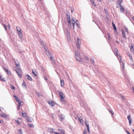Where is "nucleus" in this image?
<instances>
[{"instance_id": "1a4fd4ad", "label": "nucleus", "mask_w": 134, "mask_h": 134, "mask_svg": "<svg viewBox=\"0 0 134 134\" xmlns=\"http://www.w3.org/2000/svg\"><path fill=\"white\" fill-rule=\"evenodd\" d=\"M42 41H42L41 43V45L43 46V47L44 48L45 51H47L48 49L47 48L46 46V45L44 44L43 43V42H42Z\"/></svg>"}, {"instance_id": "09e8293b", "label": "nucleus", "mask_w": 134, "mask_h": 134, "mask_svg": "<svg viewBox=\"0 0 134 134\" xmlns=\"http://www.w3.org/2000/svg\"><path fill=\"white\" fill-rule=\"evenodd\" d=\"M7 26L9 28V29H10V24H8L7 25Z\"/></svg>"}, {"instance_id": "4c0bfd02", "label": "nucleus", "mask_w": 134, "mask_h": 134, "mask_svg": "<svg viewBox=\"0 0 134 134\" xmlns=\"http://www.w3.org/2000/svg\"><path fill=\"white\" fill-rule=\"evenodd\" d=\"M15 121L16 122L18 123L19 124H20V122H19V120H15Z\"/></svg>"}, {"instance_id": "680f3d73", "label": "nucleus", "mask_w": 134, "mask_h": 134, "mask_svg": "<svg viewBox=\"0 0 134 134\" xmlns=\"http://www.w3.org/2000/svg\"><path fill=\"white\" fill-rule=\"evenodd\" d=\"M132 88L133 90V92L134 93V88L133 87H132Z\"/></svg>"}, {"instance_id": "473e14b6", "label": "nucleus", "mask_w": 134, "mask_h": 134, "mask_svg": "<svg viewBox=\"0 0 134 134\" xmlns=\"http://www.w3.org/2000/svg\"><path fill=\"white\" fill-rule=\"evenodd\" d=\"M91 60L92 63L93 64H94V62L93 58H91Z\"/></svg>"}, {"instance_id": "13d9d810", "label": "nucleus", "mask_w": 134, "mask_h": 134, "mask_svg": "<svg viewBox=\"0 0 134 134\" xmlns=\"http://www.w3.org/2000/svg\"><path fill=\"white\" fill-rule=\"evenodd\" d=\"M3 120H0V123H3Z\"/></svg>"}, {"instance_id": "423d86ee", "label": "nucleus", "mask_w": 134, "mask_h": 134, "mask_svg": "<svg viewBox=\"0 0 134 134\" xmlns=\"http://www.w3.org/2000/svg\"><path fill=\"white\" fill-rule=\"evenodd\" d=\"M57 92L59 94L60 98H65V96L63 93L60 91H57Z\"/></svg>"}, {"instance_id": "37998d69", "label": "nucleus", "mask_w": 134, "mask_h": 134, "mask_svg": "<svg viewBox=\"0 0 134 134\" xmlns=\"http://www.w3.org/2000/svg\"><path fill=\"white\" fill-rule=\"evenodd\" d=\"M71 20L72 21H74V22H75V18L74 17L72 18Z\"/></svg>"}, {"instance_id": "a18cd8bd", "label": "nucleus", "mask_w": 134, "mask_h": 134, "mask_svg": "<svg viewBox=\"0 0 134 134\" xmlns=\"http://www.w3.org/2000/svg\"><path fill=\"white\" fill-rule=\"evenodd\" d=\"M119 57H120V62H122L121 57L120 55H119Z\"/></svg>"}, {"instance_id": "cd10ccee", "label": "nucleus", "mask_w": 134, "mask_h": 134, "mask_svg": "<svg viewBox=\"0 0 134 134\" xmlns=\"http://www.w3.org/2000/svg\"><path fill=\"white\" fill-rule=\"evenodd\" d=\"M112 24H113V28H114V30H116V31L117 29L115 26V24L113 22V23H112Z\"/></svg>"}, {"instance_id": "6e6552de", "label": "nucleus", "mask_w": 134, "mask_h": 134, "mask_svg": "<svg viewBox=\"0 0 134 134\" xmlns=\"http://www.w3.org/2000/svg\"><path fill=\"white\" fill-rule=\"evenodd\" d=\"M21 71V69L20 68H18V70H16V72L20 77H21V74H20V72Z\"/></svg>"}, {"instance_id": "393cba45", "label": "nucleus", "mask_w": 134, "mask_h": 134, "mask_svg": "<svg viewBox=\"0 0 134 134\" xmlns=\"http://www.w3.org/2000/svg\"><path fill=\"white\" fill-rule=\"evenodd\" d=\"M32 73L35 76H36L37 75V73L36 71L32 70Z\"/></svg>"}, {"instance_id": "bb28decb", "label": "nucleus", "mask_w": 134, "mask_h": 134, "mask_svg": "<svg viewBox=\"0 0 134 134\" xmlns=\"http://www.w3.org/2000/svg\"><path fill=\"white\" fill-rule=\"evenodd\" d=\"M26 76H27V78L29 80H30V81L32 80V79L31 77L30 76H29L28 75H26Z\"/></svg>"}, {"instance_id": "2f4dec72", "label": "nucleus", "mask_w": 134, "mask_h": 134, "mask_svg": "<svg viewBox=\"0 0 134 134\" xmlns=\"http://www.w3.org/2000/svg\"><path fill=\"white\" fill-rule=\"evenodd\" d=\"M3 26L4 28L5 29V30L7 31V26L5 25V24H4L3 25Z\"/></svg>"}, {"instance_id": "49530a36", "label": "nucleus", "mask_w": 134, "mask_h": 134, "mask_svg": "<svg viewBox=\"0 0 134 134\" xmlns=\"http://www.w3.org/2000/svg\"><path fill=\"white\" fill-rule=\"evenodd\" d=\"M67 34L68 36L69 35V34L68 29H67Z\"/></svg>"}, {"instance_id": "5fc2aeb1", "label": "nucleus", "mask_w": 134, "mask_h": 134, "mask_svg": "<svg viewBox=\"0 0 134 134\" xmlns=\"http://www.w3.org/2000/svg\"><path fill=\"white\" fill-rule=\"evenodd\" d=\"M7 73L10 75H11V72L10 71H9V72H7Z\"/></svg>"}, {"instance_id": "3c124183", "label": "nucleus", "mask_w": 134, "mask_h": 134, "mask_svg": "<svg viewBox=\"0 0 134 134\" xmlns=\"http://www.w3.org/2000/svg\"><path fill=\"white\" fill-rule=\"evenodd\" d=\"M53 129H50V131L54 133V132H53Z\"/></svg>"}, {"instance_id": "6ab92c4d", "label": "nucleus", "mask_w": 134, "mask_h": 134, "mask_svg": "<svg viewBox=\"0 0 134 134\" xmlns=\"http://www.w3.org/2000/svg\"><path fill=\"white\" fill-rule=\"evenodd\" d=\"M121 32L123 37L124 38H126V36L125 34V32L124 30H122Z\"/></svg>"}, {"instance_id": "7ed1b4c3", "label": "nucleus", "mask_w": 134, "mask_h": 134, "mask_svg": "<svg viewBox=\"0 0 134 134\" xmlns=\"http://www.w3.org/2000/svg\"><path fill=\"white\" fill-rule=\"evenodd\" d=\"M26 119L27 120V121L29 122H32L34 121V120L32 118L29 117L26 114Z\"/></svg>"}, {"instance_id": "0eeeda50", "label": "nucleus", "mask_w": 134, "mask_h": 134, "mask_svg": "<svg viewBox=\"0 0 134 134\" xmlns=\"http://www.w3.org/2000/svg\"><path fill=\"white\" fill-rule=\"evenodd\" d=\"M66 17L67 19L68 22V25H70L71 24V21L70 19V17L69 15L68 14H66Z\"/></svg>"}, {"instance_id": "9d476101", "label": "nucleus", "mask_w": 134, "mask_h": 134, "mask_svg": "<svg viewBox=\"0 0 134 134\" xmlns=\"http://www.w3.org/2000/svg\"><path fill=\"white\" fill-rule=\"evenodd\" d=\"M127 118L129 120V123L130 124V125H131V124L132 122V119L130 118V115H128L127 116Z\"/></svg>"}, {"instance_id": "dca6fc26", "label": "nucleus", "mask_w": 134, "mask_h": 134, "mask_svg": "<svg viewBox=\"0 0 134 134\" xmlns=\"http://www.w3.org/2000/svg\"><path fill=\"white\" fill-rule=\"evenodd\" d=\"M120 7H121L120 10V12L121 13H123L124 11V8L122 6Z\"/></svg>"}, {"instance_id": "f257e3e1", "label": "nucleus", "mask_w": 134, "mask_h": 134, "mask_svg": "<svg viewBox=\"0 0 134 134\" xmlns=\"http://www.w3.org/2000/svg\"><path fill=\"white\" fill-rule=\"evenodd\" d=\"M75 54L76 56V58L77 60L79 62H83V60L82 58L80 57V55H78V52L77 51H75Z\"/></svg>"}, {"instance_id": "5701e85b", "label": "nucleus", "mask_w": 134, "mask_h": 134, "mask_svg": "<svg viewBox=\"0 0 134 134\" xmlns=\"http://www.w3.org/2000/svg\"><path fill=\"white\" fill-rule=\"evenodd\" d=\"M60 98V100L62 102V103H64L65 102V101L64 99V98Z\"/></svg>"}, {"instance_id": "774afa93", "label": "nucleus", "mask_w": 134, "mask_h": 134, "mask_svg": "<svg viewBox=\"0 0 134 134\" xmlns=\"http://www.w3.org/2000/svg\"><path fill=\"white\" fill-rule=\"evenodd\" d=\"M132 130L133 132H134V129H133Z\"/></svg>"}, {"instance_id": "9b49d317", "label": "nucleus", "mask_w": 134, "mask_h": 134, "mask_svg": "<svg viewBox=\"0 0 134 134\" xmlns=\"http://www.w3.org/2000/svg\"><path fill=\"white\" fill-rule=\"evenodd\" d=\"M48 103L49 105H51L52 107L54 106L55 105L54 103L52 101H50L48 102Z\"/></svg>"}, {"instance_id": "79ce46f5", "label": "nucleus", "mask_w": 134, "mask_h": 134, "mask_svg": "<svg viewBox=\"0 0 134 134\" xmlns=\"http://www.w3.org/2000/svg\"><path fill=\"white\" fill-rule=\"evenodd\" d=\"M22 85L23 86H25V83L24 81H23V82L22 84Z\"/></svg>"}, {"instance_id": "2eb2a0df", "label": "nucleus", "mask_w": 134, "mask_h": 134, "mask_svg": "<svg viewBox=\"0 0 134 134\" xmlns=\"http://www.w3.org/2000/svg\"><path fill=\"white\" fill-rule=\"evenodd\" d=\"M15 61V65L18 68V67L19 66V63L18 62V60Z\"/></svg>"}, {"instance_id": "603ef678", "label": "nucleus", "mask_w": 134, "mask_h": 134, "mask_svg": "<svg viewBox=\"0 0 134 134\" xmlns=\"http://www.w3.org/2000/svg\"><path fill=\"white\" fill-rule=\"evenodd\" d=\"M129 57H130V58L132 60V55L131 54H130L129 55Z\"/></svg>"}, {"instance_id": "338daca9", "label": "nucleus", "mask_w": 134, "mask_h": 134, "mask_svg": "<svg viewBox=\"0 0 134 134\" xmlns=\"http://www.w3.org/2000/svg\"><path fill=\"white\" fill-rule=\"evenodd\" d=\"M76 25L77 26H78V24L77 23L76 24Z\"/></svg>"}, {"instance_id": "72a5a7b5", "label": "nucleus", "mask_w": 134, "mask_h": 134, "mask_svg": "<svg viewBox=\"0 0 134 134\" xmlns=\"http://www.w3.org/2000/svg\"><path fill=\"white\" fill-rule=\"evenodd\" d=\"M10 87L11 88L13 89L14 90H15V87L13 85H11Z\"/></svg>"}, {"instance_id": "c9c22d12", "label": "nucleus", "mask_w": 134, "mask_h": 134, "mask_svg": "<svg viewBox=\"0 0 134 134\" xmlns=\"http://www.w3.org/2000/svg\"><path fill=\"white\" fill-rule=\"evenodd\" d=\"M87 133V131L86 130H84L83 132V134H86Z\"/></svg>"}, {"instance_id": "58836bf2", "label": "nucleus", "mask_w": 134, "mask_h": 134, "mask_svg": "<svg viewBox=\"0 0 134 134\" xmlns=\"http://www.w3.org/2000/svg\"><path fill=\"white\" fill-rule=\"evenodd\" d=\"M125 31L126 32H127V33H128V29L126 27H125Z\"/></svg>"}, {"instance_id": "6e6d98bb", "label": "nucleus", "mask_w": 134, "mask_h": 134, "mask_svg": "<svg viewBox=\"0 0 134 134\" xmlns=\"http://www.w3.org/2000/svg\"><path fill=\"white\" fill-rule=\"evenodd\" d=\"M108 37L109 39H110V35L109 34H108Z\"/></svg>"}, {"instance_id": "20e7f679", "label": "nucleus", "mask_w": 134, "mask_h": 134, "mask_svg": "<svg viewBox=\"0 0 134 134\" xmlns=\"http://www.w3.org/2000/svg\"><path fill=\"white\" fill-rule=\"evenodd\" d=\"M81 44V41L80 39L78 38H77V41L76 43V46L78 49H79L80 48V44Z\"/></svg>"}, {"instance_id": "864d4df0", "label": "nucleus", "mask_w": 134, "mask_h": 134, "mask_svg": "<svg viewBox=\"0 0 134 134\" xmlns=\"http://www.w3.org/2000/svg\"><path fill=\"white\" fill-rule=\"evenodd\" d=\"M0 79L2 81H5L4 80V78H1Z\"/></svg>"}, {"instance_id": "e2e57ef3", "label": "nucleus", "mask_w": 134, "mask_h": 134, "mask_svg": "<svg viewBox=\"0 0 134 134\" xmlns=\"http://www.w3.org/2000/svg\"><path fill=\"white\" fill-rule=\"evenodd\" d=\"M116 42L118 44L119 43V42L118 41H116Z\"/></svg>"}, {"instance_id": "ea45409f", "label": "nucleus", "mask_w": 134, "mask_h": 134, "mask_svg": "<svg viewBox=\"0 0 134 134\" xmlns=\"http://www.w3.org/2000/svg\"><path fill=\"white\" fill-rule=\"evenodd\" d=\"M22 115L23 117H25V113H22Z\"/></svg>"}, {"instance_id": "8fccbe9b", "label": "nucleus", "mask_w": 134, "mask_h": 134, "mask_svg": "<svg viewBox=\"0 0 134 134\" xmlns=\"http://www.w3.org/2000/svg\"><path fill=\"white\" fill-rule=\"evenodd\" d=\"M80 122V123L81 124H83V122L82 120L79 121Z\"/></svg>"}, {"instance_id": "7c9ffc66", "label": "nucleus", "mask_w": 134, "mask_h": 134, "mask_svg": "<svg viewBox=\"0 0 134 134\" xmlns=\"http://www.w3.org/2000/svg\"><path fill=\"white\" fill-rule=\"evenodd\" d=\"M3 69L4 70V71L7 73V72H9V71L8 70H7V69L5 68H3Z\"/></svg>"}, {"instance_id": "c03bdc74", "label": "nucleus", "mask_w": 134, "mask_h": 134, "mask_svg": "<svg viewBox=\"0 0 134 134\" xmlns=\"http://www.w3.org/2000/svg\"><path fill=\"white\" fill-rule=\"evenodd\" d=\"M125 67V64L124 63L122 62V68L123 69H124Z\"/></svg>"}, {"instance_id": "aec40b11", "label": "nucleus", "mask_w": 134, "mask_h": 134, "mask_svg": "<svg viewBox=\"0 0 134 134\" xmlns=\"http://www.w3.org/2000/svg\"><path fill=\"white\" fill-rule=\"evenodd\" d=\"M85 125L87 128V129H89V126L88 125V121H87L86 120L85 122Z\"/></svg>"}, {"instance_id": "c85d7f7f", "label": "nucleus", "mask_w": 134, "mask_h": 134, "mask_svg": "<svg viewBox=\"0 0 134 134\" xmlns=\"http://www.w3.org/2000/svg\"><path fill=\"white\" fill-rule=\"evenodd\" d=\"M90 2L92 3L95 6H96V4L94 3L93 0H90Z\"/></svg>"}, {"instance_id": "69168bd1", "label": "nucleus", "mask_w": 134, "mask_h": 134, "mask_svg": "<svg viewBox=\"0 0 134 134\" xmlns=\"http://www.w3.org/2000/svg\"><path fill=\"white\" fill-rule=\"evenodd\" d=\"M88 132L89 133H90V131L89 130V129H88Z\"/></svg>"}, {"instance_id": "39448f33", "label": "nucleus", "mask_w": 134, "mask_h": 134, "mask_svg": "<svg viewBox=\"0 0 134 134\" xmlns=\"http://www.w3.org/2000/svg\"><path fill=\"white\" fill-rule=\"evenodd\" d=\"M46 51V53L47 54V55H48V56L49 57V56H50V60H51L52 62H53V57L52 56H51V53H49L48 51V50L47 49V51Z\"/></svg>"}, {"instance_id": "f3484780", "label": "nucleus", "mask_w": 134, "mask_h": 134, "mask_svg": "<svg viewBox=\"0 0 134 134\" xmlns=\"http://www.w3.org/2000/svg\"><path fill=\"white\" fill-rule=\"evenodd\" d=\"M58 130L61 133H62L61 134H65L64 131L61 129H59Z\"/></svg>"}, {"instance_id": "f704fd0d", "label": "nucleus", "mask_w": 134, "mask_h": 134, "mask_svg": "<svg viewBox=\"0 0 134 134\" xmlns=\"http://www.w3.org/2000/svg\"><path fill=\"white\" fill-rule=\"evenodd\" d=\"M76 22H72V25L73 26V29H74V26H75V23Z\"/></svg>"}, {"instance_id": "bf43d9fd", "label": "nucleus", "mask_w": 134, "mask_h": 134, "mask_svg": "<svg viewBox=\"0 0 134 134\" xmlns=\"http://www.w3.org/2000/svg\"><path fill=\"white\" fill-rule=\"evenodd\" d=\"M20 106H19V105L17 107V109L18 110H19L20 109Z\"/></svg>"}, {"instance_id": "e433bc0d", "label": "nucleus", "mask_w": 134, "mask_h": 134, "mask_svg": "<svg viewBox=\"0 0 134 134\" xmlns=\"http://www.w3.org/2000/svg\"><path fill=\"white\" fill-rule=\"evenodd\" d=\"M19 102V106L23 105V104H21L22 102Z\"/></svg>"}, {"instance_id": "4be33fe9", "label": "nucleus", "mask_w": 134, "mask_h": 134, "mask_svg": "<svg viewBox=\"0 0 134 134\" xmlns=\"http://www.w3.org/2000/svg\"><path fill=\"white\" fill-rule=\"evenodd\" d=\"M27 125L30 127H34V125L32 124H28Z\"/></svg>"}, {"instance_id": "052dcab7", "label": "nucleus", "mask_w": 134, "mask_h": 134, "mask_svg": "<svg viewBox=\"0 0 134 134\" xmlns=\"http://www.w3.org/2000/svg\"><path fill=\"white\" fill-rule=\"evenodd\" d=\"M37 94L38 95V96H40V93H37Z\"/></svg>"}, {"instance_id": "a878e982", "label": "nucleus", "mask_w": 134, "mask_h": 134, "mask_svg": "<svg viewBox=\"0 0 134 134\" xmlns=\"http://www.w3.org/2000/svg\"><path fill=\"white\" fill-rule=\"evenodd\" d=\"M77 116L79 118V121L82 120V117L81 116H80V115L79 114L77 115Z\"/></svg>"}, {"instance_id": "c756f323", "label": "nucleus", "mask_w": 134, "mask_h": 134, "mask_svg": "<svg viewBox=\"0 0 134 134\" xmlns=\"http://www.w3.org/2000/svg\"><path fill=\"white\" fill-rule=\"evenodd\" d=\"M18 132L20 134H22L23 133L22 131V129H20L18 130Z\"/></svg>"}, {"instance_id": "f8f14e48", "label": "nucleus", "mask_w": 134, "mask_h": 134, "mask_svg": "<svg viewBox=\"0 0 134 134\" xmlns=\"http://www.w3.org/2000/svg\"><path fill=\"white\" fill-rule=\"evenodd\" d=\"M59 118L60 120L62 121L64 119L65 116L63 114H61L59 116Z\"/></svg>"}, {"instance_id": "f03ea898", "label": "nucleus", "mask_w": 134, "mask_h": 134, "mask_svg": "<svg viewBox=\"0 0 134 134\" xmlns=\"http://www.w3.org/2000/svg\"><path fill=\"white\" fill-rule=\"evenodd\" d=\"M17 31L18 33L19 37L20 38H22V36L21 35V29L20 27H19L17 26L16 27Z\"/></svg>"}, {"instance_id": "412c9836", "label": "nucleus", "mask_w": 134, "mask_h": 134, "mask_svg": "<svg viewBox=\"0 0 134 134\" xmlns=\"http://www.w3.org/2000/svg\"><path fill=\"white\" fill-rule=\"evenodd\" d=\"M60 83L61 86L63 87L64 85V82L63 80H60Z\"/></svg>"}, {"instance_id": "ddd939ff", "label": "nucleus", "mask_w": 134, "mask_h": 134, "mask_svg": "<svg viewBox=\"0 0 134 134\" xmlns=\"http://www.w3.org/2000/svg\"><path fill=\"white\" fill-rule=\"evenodd\" d=\"M122 2V0H119L116 3L118 4L120 6H122L121 5V3Z\"/></svg>"}, {"instance_id": "de8ad7c7", "label": "nucleus", "mask_w": 134, "mask_h": 134, "mask_svg": "<svg viewBox=\"0 0 134 134\" xmlns=\"http://www.w3.org/2000/svg\"><path fill=\"white\" fill-rule=\"evenodd\" d=\"M85 58L86 60H88V58L87 57H85Z\"/></svg>"}, {"instance_id": "a19ab883", "label": "nucleus", "mask_w": 134, "mask_h": 134, "mask_svg": "<svg viewBox=\"0 0 134 134\" xmlns=\"http://www.w3.org/2000/svg\"><path fill=\"white\" fill-rule=\"evenodd\" d=\"M109 112L112 115L114 114V113L113 112V111H112L110 110H109Z\"/></svg>"}, {"instance_id": "0e129e2a", "label": "nucleus", "mask_w": 134, "mask_h": 134, "mask_svg": "<svg viewBox=\"0 0 134 134\" xmlns=\"http://www.w3.org/2000/svg\"><path fill=\"white\" fill-rule=\"evenodd\" d=\"M132 18L133 20H134V16H133V17H132Z\"/></svg>"}, {"instance_id": "4d7b16f0", "label": "nucleus", "mask_w": 134, "mask_h": 134, "mask_svg": "<svg viewBox=\"0 0 134 134\" xmlns=\"http://www.w3.org/2000/svg\"><path fill=\"white\" fill-rule=\"evenodd\" d=\"M126 132L128 134H131L127 130H126Z\"/></svg>"}, {"instance_id": "a211bd4d", "label": "nucleus", "mask_w": 134, "mask_h": 134, "mask_svg": "<svg viewBox=\"0 0 134 134\" xmlns=\"http://www.w3.org/2000/svg\"><path fill=\"white\" fill-rule=\"evenodd\" d=\"M1 116L3 118H6L7 117V115L4 113H3L0 114Z\"/></svg>"}, {"instance_id": "4468645a", "label": "nucleus", "mask_w": 134, "mask_h": 134, "mask_svg": "<svg viewBox=\"0 0 134 134\" xmlns=\"http://www.w3.org/2000/svg\"><path fill=\"white\" fill-rule=\"evenodd\" d=\"M130 48L131 51L134 53V45L131 44V46H130Z\"/></svg>"}, {"instance_id": "b1692460", "label": "nucleus", "mask_w": 134, "mask_h": 134, "mask_svg": "<svg viewBox=\"0 0 134 134\" xmlns=\"http://www.w3.org/2000/svg\"><path fill=\"white\" fill-rule=\"evenodd\" d=\"M14 97L17 102H18L19 101V100L18 97L16 96H14Z\"/></svg>"}]
</instances>
